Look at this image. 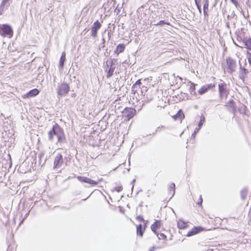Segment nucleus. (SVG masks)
<instances>
[{"instance_id":"obj_1","label":"nucleus","mask_w":251,"mask_h":251,"mask_svg":"<svg viewBox=\"0 0 251 251\" xmlns=\"http://www.w3.org/2000/svg\"><path fill=\"white\" fill-rule=\"evenodd\" d=\"M55 136L57 138V143L60 144L67 143V139L64 129L56 123L53 125L52 128L48 132L49 140L50 142H53Z\"/></svg>"},{"instance_id":"obj_2","label":"nucleus","mask_w":251,"mask_h":251,"mask_svg":"<svg viewBox=\"0 0 251 251\" xmlns=\"http://www.w3.org/2000/svg\"><path fill=\"white\" fill-rule=\"evenodd\" d=\"M71 91L70 84L64 81L58 83L57 85L56 94L58 99L67 96Z\"/></svg>"},{"instance_id":"obj_3","label":"nucleus","mask_w":251,"mask_h":251,"mask_svg":"<svg viewBox=\"0 0 251 251\" xmlns=\"http://www.w3.org/2000/svg\"><path fill=\"white\" fill-rule=\"evenodd\" d=\"M13 34V28L11 25L8 24H0V35L1 37L11 39Z\"/></svg>"},{"instance_id":"obj_4","label":"nucleus","mask_w":251,"mask_h":251,"mask_svg":"<svg viewBox=\"0 0 251 251\" xmlns=\"http://www.w3.org/2000/svg\"><path fill=\"white\" fill-rule=\"evenodd\" d=\"M64 158L61 153H58L53 160V170L57 173H61V167L64 163Z\"/></svg>"},{"instance_id":"obj_5","label":"nucleus","mask_w":251,"mask_h":251,"mask_svg":"<svg viewBox=\"0 0 251 251\" xmlns=\"http://www.w3.org/2000/svg\"><path fill=\"white\" fill-rule=\"evenodd\" d=\"M242 59L240 58L239 60V78L244 82L245 78L248 77L249 71L245 68L247 65L246 59L244 60V65H242L241 61Z\"/></svg>"},{"instance_id":"obj_6","label":"nucleus","mask_w":251,"mask_h":251,"mask_svg":"<svg viewBox=\"0 0 251 251\" xmlns=\"http://www.w3.org/2000/svg\"><path fill=\"white\" fill-rule=\"evenodd\" d=\"M226 72L229 74H232L236 70L237 67L236 61L232 57L228 56L226 59Z\"/></svg>"},{"instance_id":"obj_7","label":"nucleus","mask_w":251,"mask_h":251,"mask_svg":"<svg viewBox=\"0 0 251 251\" xmlns=\"http://www.w3.org/2000/svg\"><path fill=\"white\" fill-rule=\"evenodd\" d=\"M116 67V66L113 65L109 64L108 60L106 61L105 64H104L103 68L105 72L106 73V77L107 78H110L113 76Z\"/></svg>"},{"instance_id":"obj_8","label":"nucleus","mask_w":251,"mask_h":251,"mask_svg":"<svg viewBox=\"0 0 251 251\" xmlns=\"http://www.w3.org/2000/svg\"><path fill=\"white\" fill-rule=\"evenodd\" d=\"M136 110L133 107H126L123 110V114L124 116L127 120L131 119L136 114Z\"/></svg>"},{"instance_id":"obj_9","label":"nucleus","mask_w":251,"mask_h":251,"mask_svg":"<svg viewBox=\"0 0 251 251\" xmlns=\"http://www.w3.org/2000/svg\"><path fill=\"white\" fill-rule=\"evenodd\" d=\"M101 27V23L98 20L96 21L91 28V36L94 38L97 37L98 32Z\"/></svg>"},{"instance_id":"obj_10","label":"nucleus","mask_w":251,"mask_h":251,"mask_svg":"<svg viewBox=\"0 0 251 251\" xmlns=\"http://www.w3.org/2000/svg\"><path fill=\"white\" fill-rule=\"evenodd\" d=\"M205 230H207V229L203 226H195L188 232L186 236L191 237Z\"/></svg>"},{"instance_id":"obj_11","label":"nucleus","mask_w":251,"mask_h":251,"mask_svg":"<svg viewBox=\"0 0 251 251\" xmlns=\"http://www.w3.org/2000/svg\"><path fill=\"white\" fill-rule=\"evenodd\" d=\"M76 177L80 182L89 184L92 186H95L98 184V182L86 176H77Z\"/></svg>"},{"instance_id":"obj_12","label":"nucleus","mask_w":251,"mask_h":251,"mask_svg":"<svg viewBox=\"0 0 251 251\" xmlns=\"http://www.w3.org/2000/svg\"><path fill=\"white\" fill-rule=\"evenodd\" d=\"M215 83L207 84L201 86V87L198 90V93L200 95H202L208 91L213 90L215 87Z\"/></svg>"},{"instance_id":"obj_13","label":"nucleus","mask_w":251,"mask_h":251,"mask_svg":"<svg viewBox=\"0 0 251 251\" xmlns=\"http://www.w3.org/2000/svg\"><path fill=\"white\" fill-rule=\"evenodd\" d=\"M40 90L37 88H34L29 91L26 94H24L22 97L24 99H30L31 98H33L37 96L40 93Z\"/></svg>"},{"instance_id":"obj_14","label":"nucleus","mask_w":251,"mask_h":251,"mask_svg":"<svg viewBox=\"0 0 251 251\" xmlns=\"http://www.w3.org/2000/svg\"><path fill=\"white\" fill-rule=\"evenodd\" d=\"M162 226V221L160 220H155L154 222L151 225V231L158 237V232L156 231L159 229Z\"/></svg>"},{"instance_id":"obj_15","label":"nucleus","mask_w":251,"mask_h":251,"mask_svg":"<svg viewBox=\"0 0 251 251\" xmlns=\"http://www.w3.org/2000/svg\"><path fill=\"white\" fill-rule=\"evenodd\" d=\"M222 82L218 84V93L219 97H221V95L225 92L230 91V89L227 88V84L224 82L222 80H220Z\"/></svg>"},{"instance_id":"obj_16","label":"nucleus","mask_w":251,"mask_h":251,"mask_svg":"<svg viewBox=\"0 0 251 251\" xmlns=\"http://www.w3.org/2000/svg\"><path fill=\"white\" fill-rule=\"evenodd\" d=\"M12 0H2L0 4V15L3 14L4 9H7L12 3Z\"/></svg>"},{"instance_id":"obj_17","label":"nucleus","mask_w":251,"mask_h":251,"mask_svg":"<svg viewBox=\"0 0 251 251\" xmlns=\"http://www.w3.org/2000/svg\"><path fill=\"white\" fill-rule=\"evenodd\" d=\"M142 85L141 79H138L132 85L131 87L132 93L135 94L137 93L138 95L139 94V90L141 88Z\"/></svg>"},{"instance_id":"obj_18","label":"nucleus","mask_w":251,"mask_h":251,"mask_svg":"<svg viewBox=\"0 0 251 251\" xmlns=\"http://www.w3.org/2000/svg\"><path fill=\"white\" fill-rule=\"evenodd\" d=\"M126 49V45L124 44H119L114 50L113 55L117 57L119 55L124 51Z\"/></svg>"},{"instance_id":"obj_19","label":"nucleus","mask_w":251,"mask_h":251,"mask_svg":"<svg viewBox=\"0 0 251 251\" xmlns=\"http://www.w3.org/2000/svg\"><path fill=\"white\" fill-rule=\"evenodd\" d=\"M177 226L179 229H185L188 227V222H186L183 218H179L177 221Z\"/></svg>"},{"instance_id":"obj_20","label":"nucleus","mask_w":251,"mask_h":251,"mask_svg":"<svg viewBox=\"0 0 251 251\" xmlns=\"http://www.w3.org/2000/svg\"><path fill=\"white\" fill-rule=\"evenodd\" d=\"M235 34L237 40L242 44L243 41H244L245 38L247 36L245 35V33L242 29L241 31H236Z\"/></svg>"},{"instance_id":"obj_21","label":"nucleus","mask_w":251,"mask_h":251,"mask_svg":"<svg viewBox=\"0 0 251 251\" xmlns=\"http://www.w3.org/2000/svg\"><path fill=\"white\" fill-rule=\"evenodd\" d=\"M173 118L175 120H179L180 121V123H181L182 120L185 118V115L183 110L181 109H179L177 111V113L173 116Z\"/></svg>"},{"instance_id":"obj_22","label":"nucleus","mask_w":251,"mask_h":251,"mask_svg":"<svg viewBox=\"0 0 251 251\" xmlns=\"http://www.w3.org/2000/svg\"><path fill=\"white\" fill-rule=\"evenodd\" d=\"M242 45L244 46L248 51H251V37L247 36Z\"/></svg>"},{"instance_id":"obj_23","label":"nucleus","mask_w":251,"mask_h":251,"mask_svg":"<svg viewBox=\"0 0 251 251\" xmlns=\"http://www.w3.org/2000/svg\"><path fill=\"white\" fill-rule=\"evenodd\" d=\"M145 230V228L142 227L141 224H139L136 226L137 235L140 237H143Z\"/></svg>"},{"instance_id":"obj_24","label":"nucleus","mask_w":251,"mask_h":251,"mask_svg":"<svg viewBox=\"0 0 251 251\" xmlns=\"http://www.w3.org/2000/svg\"><path fill=\"white\" fill-rule=\"evenodd\" d=\"M189 82L190 83V86L189 87V92L191 95H194L196 98L197 94L196 92V85L197 84L190 81Z\"/></svg>"},{"instance_id":"obj_25","label":"nucleus","mask_w":251,"mask_h":251,"mask_svg":"<svg viewBox=\"0 0 251 251\" xmlns=\"http://www.w3.org/2000/svg\"><path fill=\"white\" fill-rule=\"evenodd\" d=\"M45 156V152L42 151L39 152L38 158V165L41 166L42 167L44 166V160H43V158Z\"/></svg>"},{"instance_id":"obj_26","label":"nucleus","mask_w":251,"mask_h":251,"mask_svg":"<svg viewBox=\"0 0 251 251\" xmlns=\"http://www.w3.org/2000/svg\"><path fill=\"white\" fill-rule=\"evenodd\" d=\"M224 106L228 108L231 109L236 106V102L233 99H230L226 103Z\"/></svg>"},{"instance_id":"obj_27","label":"nucleus","mask_w":251,"mask_h":251,"mask_svg":"<svg viewBox=\"0 0 251 251\" xmlns=\"http://www.w3.org/2000/svg\"><path fill=\"white\" fill-rule=\"evenodd\" d=\"M248 193V189L247 187L244 188L240 191V196L242 200H244L246 199Z\"/></svg>"},{"instance_id":"obj_28","label":"nucleus","mask_w":251,"mask_h":251,"mask_svg":"<svg viewBox=\"0 0 251 251\" xmlns=\"http://www.w3.org/2000/svg\"><path fill=\"white\" fill-rule=\"evenodd\" d=\"M173 191V194L171 196V197H170V199L169 200H171L173 197L175 195V192H176V184L174 182H172L169 188H168V191L169 192H171V191Z\"/></svg>"},{"instance_id":"obj_29","label":"nucleus","mask_w":251,"mask_h":251,"mask_svg":"<svg viewBox=\"0 0 251 251\" xmlns=\"http://www.w3.org/2000/svg\"><path fill=\"white\" fill-rule=\"evenodd\" d=\"M152 23H153V25L158 26V25H170V23L169 22H167L165 20H160L158 22L156 23L155 21H154L153 22H152Z\"/></svg>"},{"instance_id":"obj_30","label":"nucleus","mask_w":251,"mask_h":251,"mask_svg":"<svg viewBox=\"0 0 251 251\" xmlns=\"http://www.w3.org/2000/svg\"><path fill=\"white\" fill-rule=\"evenodd\" d=\"M205 122V118L203 113H202L200 116V120L198 123V127L201 129Z\"/></svg>"},{"instance_id":"obj_31","label":"nucleus","mask_w":251,"mask_h":251,"mask_svg":"<svg viewBox=\"0 0 251 251\" xmlns=\"http://www.w3.org/2000/svg\"><path fill=\"white\" fill-rule=\"evenodd\" d=\"M238 110L240 114L246 115L248 108L245 105L242 104L241 106L238 108Z\"/></svg>"},{"instance_id":"obj_32","label":"nucleus","mask_w":251,"mask_h":251,"mask_svg":"<svg viewBox=\"0 0 251 251\" xmlns=\"http://www.w3.org/2000/svg\"><path fill=\"white\" fill-rule=\"evenodd\" d=\"M66 60V58H63V57L60 58L58 64V69L60 71H62L64 69V64L65 63Z\"/></svg>"},{"instance_id":"obj_33","label":"nucleus","mask_w":251,"mask_h":251,"mask_svg":"<svg viewBox=\"0 0 251 251\" xmlns=\"http://www.w3.org/2000/svg\"><path fill=\"white\" fill-rule=\"evenodd\" d=\"M195 4L200 14L201 13V0H195Z\"/></svg>"},{"instance_id":"obj_34","label":"nucleus","mask_w":251,"mask_h":251,"mask_svg":"<svg viewBox=\"0 0 251 251\" xmlns=\"http://www.w3.org/2000/svg\"><path fill=\"white\" fill-rule=\"evenodd\" d=\"M118 58H112L111 57L110 58V60H108L109 63L112 65H113L115 66H117L118 64Z\"/></svg>"},{"instance_id":"obj_35","label":"nucleus","mask_w":251,"mask_h":251,"mask_svg":"<svg viewBox=\"0 0 251 251\" xmlns=\"http://www.w3.org/2000/svg\"><path fill=\"white\" fill-rule=\"evenodd\" d=\"M123 188L122 185L121 183H119L117 186H116L114 188L113 191H115L117 192H120L123 190Z\"/></svg>"},{"instance_id":"obj_36","label":"nucleus","mask_w":251,"mask_h":251,"mask_svg":"<svg viewBox=\"0 0 251 251\" xmlns=\"http://www.w3.org/2000/svg\"><path fill=\"white\" fill-rule=\"evenodd\" d=\"M201 128H199L198 127H196L194 130V131L191 135V139H195L196 135L198 134V133L200 130Z\"/></svg>"},{"instance_id":"obj_37","label":"nucleus","mask_w":251,"mask_h":251,"mask_svg":"<svg viewBox=\"0 0 251 251\" xmlns=\"http://www.w3.org/2000/svg\"><path fill=\"white\" fill-rule=\"evenodd\" d=\"M203 10H208L209 0H203Z\"/></svg>"},{"instance_id":"obj_38","label":"nucleus","mask_w":251,"mask_h":251,"mask_svg":"<svg viewBox=\"0 0 251 251\" xmlns=\"http://www.w3.org/2000/svg\"><path fill=\"white\" fill-rule=\"evenodd\" d=\"M148 91V89L147 87L142 86V87H141L140 89L139 90V94L140 93L142 95H145V94H144V92H146Z\"/></svg>"},{"instance_id":"obj_39","label":"nucleus","mask_w":251,"mask_h":251,"mask_svg":"<svg viewBox=\"0 0 251 251\" xmlns=\"http://www.w3.org/2000/svg\"><path fill=\"white\" fill-rule=\"evenodd\" d=\"M237 106H236L234 108H232L231 109L228 108V111L229 112L231 113L233 115V116H235L237 112Z\"/></svg>"},{"instance_id":"obj_40","label":"nucleus","mask_w":251,"mask_h":251,"mask_svg":"<svg viewBox=\"0 0 251 251\" xmlns=\"http://www.w3.org/2000/svg\"><path fill=\"white\" fill-rule=\"evenodd\" d=\"M229 94V91H227V92L224 93L221 97H219L220 100H222L224 98L226 99Z\"/></svg>"},{"instance_id":"obj_41","label":"nucleus","mask_w":251,"mask_h":251,"mask_svg":"<svg viewBox=\"0 0 251 251\" xmlns=\"http://www.w3.org/2000/svg\"><path fill=\"white\" fill-rule=\"evenodd\" d=\"M101 43L100 44L99 46V49L100 50L101 49H104L105 47V39L104 37H103L101 39Z\"/></svg>"},{"instance_id":"obj_42","label":"nucleus","mask_w":251,"mask_h":251,"mask_svg":"<svg viewBox=\"0 0 251 251\" xmlns=\"http://www.w3.org/2000/svg\"><path fill=\"white\" fill-rule=\"evenodd\" d=\"M247 58L248 60V62L250 64V65H251V52H250L249 51H247Z\"/></svg>"},{"instance_id":"obj_43","label":"nucleus","mask_w":251,"mask_h":251,"mask_svg":"<svg viewBox=\"0 0 251 251\" xmlns=\"http://www.w3.org/2000/svg\"><path fill=\"white\" fill-rule=\"evenodd\" d=\"M202 201H203V200H202V196H201V195H200L199 199V201L197 202V204L199 206H200V207L201 206H202Z\"/></svg>"},{"instance_id":"obj_44","label":"nucleus","mask_w":251,"mask_h":251,"mask_svg":"<svg viewBox=\"0 0 251 251\" xmlns=\"http://www.w3.org/2000/svg\"><path fill=\"white\" fill-rule=\"evenodd\" d=\"M43 67H41V66H40L38 69V71L39 72V73H38V76L37 77H42V76H43V75H42L41 74L42 73V72H41V70H43Z\"/></svg>"},{"instance_id":"obj_45","label":"nucleus","mask_w":251,"mask_h":251,"mask_svg":"<svg viewBox=\"0 0 251 251\" xmlns=\"http://www.w3.org/2000/svg\"><path fill=\"white\" fill-rule=\"evenodd\" d=\"M110 52H111V50H109L108 48H106L105 50V52L104 53V55L105 57H108L109 56Z\"/></svg>"},{"instance_id":"obj_46","label":"nucleus","mask_w":251,"mask_h":251,"mask_svg":"<svg viewBox=\"0 0 251 251\" xmlns=\"http://www.w3.org/2000/svg\"><path fill=\"white\" fill-rule=\"evenodd\" d=\"M136 219L139 222H144V217L142 215H139L136 216Z\"/></svg>"},{"instance_id":"obj_47","label":"nucleus","mask_w":251,"mask_h":251,"mask_svg":"<svg viewBox=\"0 0 251 251\" xmlns=\"http://www.w3.org/2000/svg\"><path fill=\"white\" fill-rule=\"evenodd\" d=\"M31 156L32 158L33 159L32 163L33 162H34L35 164H36L37 156H36V153L35 152V151H34L33 154H32L31 155Z\"/></svg>"},{"instance_id":"obj_48","label":"nucleus","mask_w":251,"mask_h":251,"mask_svg":"<svg viewBox=\"0 0 251 251\" xmlns=\"http://www.w3.org/2000/svg\"><path fill=\"white\" fill-rule=\"evenodd\" d=\"M159 236H160V237H161L163 239H166L167 238V236L163 233H160L159 234L158 233V239H160V238L159 237Z\"/></svg>"},{"instance_id":"obj_49","label":"nucleus","mask_w":251,"mask_h":251,"mask_svg":"<svg viewBox=\"0 0 251 251\" xmlns=\"http://www.w3.org/2000/svg\"><path fill=\"white\" fill-rule=\"evenodd\" d=\"M135 181H136V179L134 178L133 179L131 182H130V184L132 185V187H131V195H132V192H133V188H134V183L135 182Z\"/></svg>"},{"instance_id":"obj_50","label":"nucleus","mask_w":251,"mask_h":251,"mask_svg":"<svg viewBox=\"0 0 251 251\" xmlns=\"http://www.w3.org/2000/svg\"><path fill=\"white\" fill-rule=\"evenodd\" d=\"M50 157V155H46V156L45 157V158H44V165L45 164V163L48 161V160L49 159V158Z\"/></svg>"},{"instance_id":"obj_51","label":"nucleus","mask_w":251,"mask_h":251,"mask_svg":"<svg viewBox=\"0 0 251 251\" xmlns=\"http://www.w3.org/2000/svg\"><path fill=\"white\" fill-rule=\"evenodd\" d=\"M232 3L235 6V7L237 8L240 7V4H239V2H238V1H237L236 2H232Z\"/></svg>"},{"instance_id":"obj_52","label":"nucleus","mask_w":251,"mask_h":251,"mask_svg":"<svg viewBox=\"0 0 251 251\" xmlns=\"http://www.w3.org/2000/svg\"><path fill=\"white\" fill-rule=\"evenodd\" d=\"M164 126H158L157 129L155 130V132H158V131H160L161 130V129L162 128H164Z\"/></svg>"},{"instance_id":"obj_53","label":"nucleus","mask_w":251,"mask_h":251,"mask_svg":"<svg viewBox=\"0 0 251 251\" xmlns=\"http://www.w3.org/2000/svg\"><path fill=\"white\" fill-rule=\"evenodd\" d=\"M208 10H203V15L205 17L208 16Z\"/></svg>"},{"instance_id":"obj_54","label":"nucleus","mask_w":251,"mask_h":251,"mask_svg":"<svg viewBox=\"0 0 251 251\" xmlns=\"http://www.w3.org/2000/svg\"><path fill=\"white\" fill-rule=\"evenodd\" d=\"M29 211H28L27 213L25 214L24 219H23V220L21 221L20 224L21 223L23 222V221L25 220V219H26L27 217V216L29 215Z\"/></svg>"},{"instance_id":"obj_55","label":"nucleus","mask_w":251,"mask_h":251,"mask_svg":"<svg viewBox=\"0 0 251 251\" xmlns=\"http://www.w3.org/2000/svg\"><path fill=\"white\" fill-rule=\"evenodd\" d=\"M148 224V221H146L144 223V225H143V226H142V227H143V228H145V229H146V228H147V227Z\"/></svg>"},{"instance_id":"obj_56","label":"nucleus","mask_w":251,"mask_h":251,"mask_svg":"<svg viewBox=\"0 0 251 251\" xmlns=\"http://www.w3.org/2000/svg\"><path fill=\"white\" fill-rule=\"evenodd\" d=\"M62 57H63V58H66V52L64 51L62 52V54H61V55L60 57V58H62Z\"/></svg>"},{"instance_id":"obj_57","label":"nucleus","mask_w":251,"mask_h":251,"mask_svg":"<svg viewBox=\"0 0 251 251\" xmlns=\"http://www.w3.org/2000/svg\"><path fill=\"white\" fill-rule=\"evenodd\" d=\"M241 12L243 16H244V18H245L246 19H247L249 17V14H248V15L247 16H246L245 15L244 12H243L242 9L241 8Z\"/></svg>"},{"instance_id":"obj_58","label":"nucleus","mask_w":251,"mask_h":251,"mask_svg":"<svg viewBox=\"0 0 251 251\" xmlns=\"http://www.w3.org/2000/svg\"><path fill=\"white\" fill-rule=\"evenodd\" d=\"M156 248V247L155 246H152L150 249V250L148 251H154Z\"/></svg>"},{"instance_id":"obj_59","label":"nucleus","mask_w":251,"mask_h":251,"mask_svg":"<svg viewBox=\"0 0 251 251\" xmlns=\"http://www.w3.org/2000/svg\"><path fill=\"white\" fill-rule=\"evenodd\" d=\"M152 100V98L149 99V98H147V99H145L144 100L146 102H149L151 101Z\"/></svg>"},{"instance_id":"obj_60","label":"nucleus","mask_w":251,"mask_h":251,"mask_svg":"<svg viewBox=\"0 0 251 251\" xmlns=\"http://www.w3.org/2000/svg\"><path fill=\"white\" fill-rule=\"evenodd\" d=\"M152 100V98L149 99V98H147V99H145L144 100L146 102H149L151 101Z\"/></svg>"},{"instance_id":"obj_61","label":"nucleus","mask_w":251,"mask_h":251,"mask_svg":"<svg viewBox=\"0 0 251 251\" xmlns=\"http://www.w3.org/2000/svg\"><path fill=\"white\" fill-rule=\"evenodd\" d=\"M76 96V94L75 93H73L71 94V97L72 98H75Z\"/></svg>"},{"instance_id":"obj_62","label":"nucleus","mask_w":251,"mask_h":251,"mask_svg":"<svg viewBox=\"0 0 251 251\" xmlns=\"http://www.w3.org/2000/svg\"><path fill=\"white\" fill-rule=\"evenodd\" d=\"M81 191H75V195H79V194H81Z\"/></svg>"},{"instance_id":"obj_63","label":"nucleus","mask_w":251,"mask_h":251,"mask_svg":"<svg viewBox=\"0 0 251 251\" xmlns=\"http://www.w3.org/2000/svg\"><path fill=\"white\" fill-rule=\"evenodd\" d=\"M248 215L250 217V219H251V207L250 209V211Z\"/></svg>"},{"instance_id":"obj_64","label":"nucleus","mask_w":251,"mask_h":251,"mask_svg":"<svg viewBox=\"0 0 251 251\" xmlns=\"http://www.w3.org/2000/svg\"><path fill=\"white\" fill-rule=\"evenodd\" d=\"M202 251H214V250L212 249H208L207 250Z\"/></svg>"}]
</instances>
